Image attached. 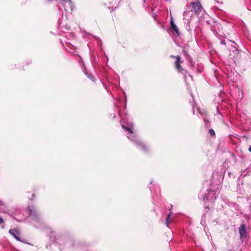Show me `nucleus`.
Segmentation results:
<instances>
[{
	"label": "nucleus",
	"instance_id": "nucleus-18",
	"mask_svg": "<svg viewBox=\"0 0 251 251\" xmlns=\"http://www.w3.org/2000/svg\"><path fill=\"white\" fill-rule=\"evenodd\" d=\"M187 13L186 11L184 12V15L185 14V13Z\"/></svg>",
	"mask_w": 251,
	"mask_h": 251
},
{
	"label": "nucleus",
	"instance_id": "nucleus-21",
	"mask_svg": "<svg viewBox=\"0 0 251 251\" xmlns=\"http://www.w3.org/2000/svg\"><path fill=\"white\" fill-rule=\"evenodd\" d=\"M49 1H51L52 0H48Z\"/></svg>",
	"mask_w": 251,
	"mask_h": 251
},
{
	"label": "nucleus",
	"instance_id": "nucleus-4",
	"mask_svg": "<svg viewBox=\"0 0 251 251\" xmlns=\"http://www.w3.org/2000/svg\"><path fill=\"white\" fill-rule=\"evenodd\" d=\"M128 138H130L131 140H133L137 145V146L140 148L141 150L147 151V148L146 147L145 145H144L142 143H141L137 138V137L133 135H131L130 136H128Z\"/></svg>",
	"mask_w": 251,
	"mask_h": 251
},
{
	"label": "nucleus",
	"instance_id": "nucleus-13",
	"mask_svg": "<svg viewBox=\"0 0 251 251\" xmlns=\"http://www.w3.org/2000/svg\"><path fill=\"white\" fill-rule=\"evenodd\" d=\"M209 133L211 136H214L215 135V131L213 129H210L209 130Z\"/></svg>",
	"mask_w": 251,
	"mask_h": 251
},
{
	"label": "nucleus",
	"instance_id": "nucleus-17",
	"mask_svg": "<svg viewBox=\"0 0 251 251\" xmlns=\"http://www.w3.org/2000/svg\"><path fill=\"white\" fill-rule=\"evenodd\" d=\"M221 44H223L224 45H226V43L224 42H221Z\"/></svg>",
	"mask_w": 251,
	"mask_h": 251
},
{
	"label": "nucleus",
	"instance_id": "nucleus-14",
	"mask_svg": "<svg viewBox=\"0 0 251 251\" xmlns=\"http://www.w3.org/2000/svg\"><path fill=\"white\" fill-rule=\"evenodd\" d=\"M182 52H183V54H184L185 56H187V55H188L187 52V51H186V50H183V51H182Z\"/></svg>",
	"mask_w": 251,
	"mask_h": 251
},
{
	"label": "nucleus",
	"instance_id": "nucleus-1",
	"mask_svg": "<svg viewBox=\"0 0 251 251\" xmlns=\"http://www.w3.org/2000/svg\"><path fill=\"white\" fill-rule=\"evenodd\" d=\"M28 210L29 218L32 220L31 222L36 226V223H39L40 221L38 213L33 206H28Z\"/></svg>",
	"mask_w": 251,
	"mask_h": 251
},
{
	"label": "nucleus",
	"instance_id": "nucleus-3",
	"mask_svg": "<svg viewBox=\"0 0 251 251\" xmlns=\"http://www.w3.org/2000/svg\"><path fill=\"white\" fill-rule=\"evenodd\" d=\"M203 201L210 200L212 202H214L216 199V192L214 191H208L207 193L203 197Z\"/></svg>",
	"mask_w": 251,
	"mask_h": 251
},
{
	"label": "nucleus",
	"instance_id": "nucleus-19",
	"mask_svg": "<svg viewBox=\"0 0 251 251\" xmlns=\"http://www.w3.org/2000/svg\"><path fill=\"white\" fill-rule=\"evenodd\" d=\"M32 197H34V194H32Z\"/></svg>",
	"mask_w": 251,
	"mask_h": 251
},
{
	"label": "nucleus",
	"instance_id": "nucleus-9",
	"mask_svg": "<svg viewBox=\"0 0 251 251\" xmlns=\"http://www.w3.org/2000/svg\"><path fill=\"white\" fill-rule=\"evenodd\" d=\"M122 128L123 129H125L127 131L128 133H130L131 134L133 133V131H132V129L130 128H129V127H126L125 125H123Z\"/></svg>",
	"mask_w": 251,
	"mask_h": 251
},
{
	"label": "nucleus",
	"instance_id": "nucleus-10",
	"mask_svg": "<svg viewBox=\"0 0 251 251\" xmlns=\"http://www.w3.org/2000/svg\"><path fill=\"white\" fill-rule=\"evenodd\" d=\"M62 1V3H68L70 5V7H72L73 5L72 1L71 0H61Z\"/></svg>",
	"mask_w": 251,
	"mask_h": 251
},
{
	"label": "nucleus",
	"instance_id": "nucleus-16",
	"mask_svg": "<svg viewBox=\"0 0 251 251\" xmlns=\"http://www.w3.org/2000/svg\"><path fill=\"white\" fill-rule=\"evenodd\" d=\"M249 151L251 152V145L250 146V147H249Z\"/></svg>",
	"mask_w": 251,
	"mask_h": 251
},
{
	"label": "nucleus",
	"instance_id": "nucleus-5",
	"mask_svg": "<svg viewBox=\"0 0 251 251\" xmlns=\"http://www.w3.org/2000/svg\"><path fill=\"white\" fill-rule=\"evenodd\" d=\"M170 57L176 58V60L175 63L176 68L178 72L183 73V71H184V70L181 68V67L180 66V56L178 55V56H176L175 55H171L170 56Z\"/></svg>",
	"mask_w": 251,
	"mask_h": 251
},
{
	"label": "nucleus",
	"instance_id": "nucleus-2",
	"mask_svg": "<svg viewBox=\"0 0 251 251\" xmlns=\"http://www.w3.org/2000/svg\"><path fill=\"white\" fill-rule=\"evenodd\" d=\"M192 6L191 11H194L196 14L199 15L202 9V6L199 1L191 2L190 3Z\"/></svg>",
	"mask_w": 251,
	"mask_h": 251
},
{
	"label": "nucleus",
	"instance_id": "nucleus-8",
	"mask_svg": "<svg viewBox=\"0 0 251 251\" xmlns=\"http://www.w3.org/2000/svg\"><path fill=\"white\" fill-rule=\"evenodd\" d=\"M171 29L175 32V35L177 36H179L180 34L178 30V28L177 26L175 24L172 19L171 20Z\"/></svg>",
	"mask_w": 251,
	"mask_h": 251
},
{
	"label": "nucleus",
	"instance_id": "nucleus-11",
	"mask_svg": "<svg viewBox=\"0 0 251 251\" xmlns=\"http://www.w3.org/2000/svg\"><path fill=\"white\" fill-rule=\"evenodd\" d=\"M172 214V213H170L167 216L166 219V222H165V224L166 225L168 226V224L169 223H170V216H171V214Z\"/></svg>",
	"mask_w": 251,
	"mask_h": 251
},
{
	"label": "nucleus",
	"instance_id": "nucleus-12",
	"mask_svg": "<svg viewBox=\"0 0 251 251\" xmlns=\"http://www.w3.org/2000/svg\"><path fill=\"white\" fill-rule=\"evenodd\" d=\"M86 75H87V77L90 78L92 81H95V77L93 75H91V74H88V73L85 74Z\"/></svg>",
	"mask_w": 251,
	"mask_h": 251
},
{
	"label": "nucleus",
	"instance_id": "nucleus-6",
	"mask_svg": "<svg viewBox=\"0 0 251 251\" xmlns=\"http://www.w3.org/2000/svg\"><path fill=\"white\" fill-rule=\"evenodd\" d=\"M239 232L240 237L241 239L246 238L247 237V232L246 230V226L245 224H242L239 228Z\"/></svg>",
	"mask_w": 251,
	"mask_h": 251
},
{
	"label": "nucleus",
	"instance_id": "nucleus-7",
	"mask_svg": "<svg viewBox=\"0 0 251 251\" xmlns=\"http://www.w3.org/2000/svg\"><path fill=\"white\" fill-rule=\"evenodd\" d=\"M9 233L13 236L17 241L24 242L19 237L20 234L19 231L17 229H10L9 230Z\"/></svg>",
	"mask_w": 251,
	"mask_h": 251
},
{
	"label": "nucleus",
	"instance_id": "nucleus-15",
	"mask_svg": "<svg viewBox=\"0 0 251 251\" xmlns=\"http://www.w3.org/2000/svg\"><path fill=\"white\" fill-rule=\"evenodd\" d=\"M4 222L3 221V219H2V218H1V217H0V225L2 223H3Z\"/></svg>",
	"mask_w": 251,
	"mask_h": 251
},
{
	"label": "nucleus",
	"instance_id": "nucleus-20",
	"mask_svg": "<svg viewBox=\"0 0 251 251\" xmlns=\"http://www.w3.org/2000/svg\"><path fill=\"white\" fill-rule=\"evenodd\" d=\"M146 0H143L144 2H145Z\"/></svg>",
	"mask_w": 251,
	"mask_h": 251
}]
</instances>
